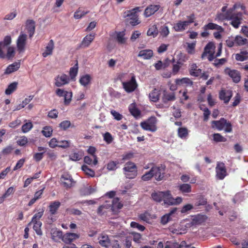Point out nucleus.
<instances>
[{
	"label": "nucleus",
	"mask_w": 248,
	"mask_h": 248,
	"mask_svg": "<svg viewBox=\"0 0 248 248\" xmlns=\"http://www.w3.org/2000/svg\"><path fill=\"white\" fill-rule=\"evenodd\" d=\"M12 42L10 35L4 37L3 40L0 41V58L2 59H12L15 56V49L13 46H8Z\"/></svg>",
	"instance_id": "f257e3e1"
},
{
	"label": "nucleus",
	"mask_w": 248,
	"mask_h": 248,
	"mask_svg": "<svg viewBox=\"0 0 248 248\" xmlns=\"http://www.w3.org/2000/svg\"><path fill=\"white\" fill-rule=\"evenodd\" d=\"M140 11L139 7L125 11L124 13V17L126 18V22H128L130 25L133 26H136L140 23L138 15V13Z\"/></svg>",
	"instance_id": "f03ea898"
},
{
	"label": "nucleus",
	"mask_w": 248,
	"mask_h": 248,
	"mask_svg": "<svg viewBox=\"0 0 248 248\" xmlns=\"http://www.w3.org/2000/svg\"><path fill=\"white\" fill-rule=\"evenodd\" d=\"M202 29L204 31L201 33V35L202 37H207L209 36V33L207 32L208 30H216L217 31L213 33L214 37L217 39H219L221 38L220 32L224 31V29L221 26L212 22L205 25Z\"/></svg>",
	"instance_id": "7ed1b4c3"
},
{
	"label": "nucleus",
	"mask_w": 248,
	"mask_h": 248,
	"mask_svg": "<svg viewBox=\"0 0 248 248\" xmlns=\"http://www.w3.org/2000/svg\"><path fill=\"white\" fill-rule=\"evenodd\" d=\"M187 20H179L174 25L173 29L177 32H180L185 31L190 24L194 23L196 20V16L194 14L192 13L186 16Z\"/></svg>",
	"instance_id": "20e7f679"
},
{
	"label": "nucleus",
	"mask_w": 248,
	"mask_h": 248,
	"mask_svg": "<svg viewBox=\"0 0 248 248\" xmlns=\"http://www.w3.org/2000/svg\"><path fill=\"white\" fill-rule=\"evenodd\" d=\"M212 124L213 127H215L218 130L224 129L225 131L227 133L232 131L231 123L224 118H220L218 121H213Z\"/></svg>",
	"instance_id": "39448f33"
},
{
	"label": "nucleus",
	"mask_w": 248,
	"mask_h": 248,
	"mask_svg": "<svg viewBox=\"0 0 248 248\" xmlns=\"http://www.w3.org/2000/svg\"><path fill=\"white\" fill-rule=\"evenodd\" d=\"M123 170L127 178L134 179L137 175V167L133 162L129 161L126 163Z\"/></svg>",
	"instance_id": "423d86ee"
},
{
	"label": "nucleus",
	"mask_w": 248,
	"mask_h": 248,
	"mask_svg": "<svg viewBox=\"0 0 248 248\" xmlns=\"http://www.w3.org/2000/svg\"><path fill=\"white\" fill-rule=\"evenodd\" d=\"M157 119L155 117L152 116L146 121L142 122L140 124L141 128L146 131L155 132L157 130Z\"/></svg>",
	"instance_id": "0eeeda50"
},
{
	"label": "nucleus",
	"mask_w": 248,
	"mask_h": 248,
	"mask_svg": "<svg viewBox=\"0 0 248 248\" xmlns=\"http://www.w3.org/2000/svg\"><path fill=\"white\" fill-rule=\"evenodd\" d=\"M163 195L162 201H163L164 204L169 205H177L182 202L181 197H177L174 198L170 190L163 191Z\"/></svg>",
	"instance_id": "6e6552de"
},
{
	"label": "nucleus",
	"mask_w": 248,
	"mask_h": 248,
	"mask_svg": "<svg viewBox=\"0 0 248 248\" xmlns=\"http://www.w3.org/2000/svg\"><path fill=\"white\" fill-rule=\"evenodd\" d=\"M123 87L127 93L133 92L138 87L135 76L133 75L130 79L127 81L122 82Z\"/></svg>",
	"instance_id": "1a4fd4ad"
},
{
	"label": "nucleus",
	"mask_w": 248,
	"mask_h": 248,
	"mask_svg": "<svg viewBox=\"0 0 248 248\" xmlns=\"http://www.w3.org/2000/svg\"><path fill=\"white\" fill-rule=\"evenodd\" d=\"M165 166L162 165L152 167L154 177L156 181H160L163 179L165 174Z\"/></svg>",
	"instance_id": "9d476101"
},
{
	"label": "nucleus",
	"mask_w": 248,
	"mask_h": 248,
	"mask_svg": "<svg viewBox=\"0 0 248 248\" xmlns=\"http://www.w3.org/2000/svg\"><path fill=\"white\" fill-rule=\"evenodd\" d=\"M27 35L21 33L16 40V48L19 53L24 52L27 44Z\"/></svg>",
	"instance_id": "9b49d317"
},
{
	"label": "nucleus",
	"mask_w": 248,
	"mask_h": 248,
	"mask_svg": "<svg viewBox=\"0 0 248 248\" xmlns=\"http://www.w3.org/2000/svg\"><path fill=\"white\" fill-rule=\"evenodd\" d=\"M224 73L225 75L229 76L235 83H238L241 80V73L237 70L231 69L230 68L226 67L224 69Z\"/></svg>",
	"instance_id": "f8f14e48"
},
{
	"label": "nucleus",
	"mask_w": 248,
	"mask_h": 248,
	"mask_svg": "<svg viewBox=\"0 0 248 248\" xmlns=\"http://www.w3.org/2000/svg\"><path fill=\"white\" fill-rule=\"evenodd\" d=\"M216 176L218 179L223 180L227 175V170L225 164L223 162H217L216 168Z\"/></svg>",
	"instance_id": "ddd939ff"
},
{
	"label": "nucleus",
	"mask_w": 248,
	"mask_h": 248,
	"mask_svg": "<svg viewBox=\"0 0 248 248\" xmlns=\"http://www.w3.org/2000/svg\"><path fill=\"white\" fill-rule=\"evenodd\" d=\"M60 181L62 185L66 188H70L72 186L74 183L72 176L68 173H63L61 176Z\"/></svg>",
	"instance_id": "4468645a"
},
{
	"label": "nucleus",
	"mask_w": 248,
	"mask_h": 248,
	"mask_svg": "<svg viewBox=\"0 0 248 248\" xmlns=\"http://www.w3.org/2000/svg\"><path fill=\"white\" fill-rule=\"evenodd\" d=\"M243 15L242 13L238 12L233 14V16L231 18V25L235 29L239 28L243 19Z\"/></svg>",
	"instance_id": "2eb2a0df"
},
{
	"label": "nucleus",
	"mask_w": 248,
	"mask_h": 248,
	"mask_svg": "<svg viewBox=\"0 0 248 248\" xmlns=\"http://www.w3.org/2000/svg\"><path fill=\"white\" fill-rule=\"evenodd\" d=\"M95 37V33H91L85 36L81 41L80 47L82 48L88 47Z\"/></svg>",
	"instance_id": "dca6fc26"
},
{
	"label": "nucleus",
	"mask_w": 248,
	"mask_h": 248,
	"mask_svg": "<svg viewBox=\"0 0 248 248\" xmlns=\"http://www.w3.org/2000/svg\"><path fill=\"white\" fill-rule=\"evenodd\" d=\"M55 85L56 86L60 87L68 83L69 81V77L64 74L60 76L58 75L55 78Z\"/></svg>",
	"instance_id": "f3484780"
},
{
	"label": "nucleus",
	"mask_w": 248,
	"mask_h": 248,
	"mask_svg": "<svg viewBox=\"0 0 248 248\" xmlns=\"http://www.w3.org/2000/svg\"><path fill=\"white\" fill-rule=\"evenodd\" d=\"M160 7L159 5L151 4L147 6L144 10V16L146 17H148L156 11H157Z\"/></svg>",
	"instance_id": "a211bd4d"
},
{
	"label": "nucleus",
	"mask_w": 248,
	"mask_h": 248,
	"mask_svg": "<svg viewBox=\"0 0 248 248\" xmlns=\"http://www.w3.org/2000/svg\"><path fill=\"white\" fill-rule=\"evenodd\" d=\"M79 235L72 232H67L64 234L62 238V240L66 244L71 243L72 241L78 238Z\"/></svg>",
	"instance_id": "6ab92c4d"
},
{
	"label": "nucleus",
	"mask_w": 248,
	"mask_h": 248,
	"mask_svg": "<svg viewBox=\"0 0 248 248\" xmlns=\"http://www.w3.org/2000/svg\"><path fill=\"white\" fill-rule=\"evenodd\" d=\"M176 99L175 94L174 93H168L164 92L162 97V102L165 104H167L169 102L174 101Z\"/></svg>",
	"instance_id": "aec40b11"
},
{
	"label": "nucleus",
	"mask_w": 248,
	"mask_h": 248,
	"mask_svg": "<svg viewBox=\"0 0 248 248\" xmlns=\"http://www.w3.org/2000/svg\"><path fill=\"white\" fill-rule=\"evenodd\" d=\"M119 201L120 199L118 198H114L111 202L110 204H108V208H110L112 211H115L117 210L121 209L123 206V204Z\"/></svg>",
	"instance_id": "412c9836"
},
{
	"label": "nucleus",
	"mask_w": 248,
	"mask_h": 248,
	"mask_svg": "<svg viewBox=\"0 0 248 248\" xmlns=\"http://www.w3.org/2000/svg\"><path fill=\"white\" fill-rule=\"evenodd\" d=\"M26 26L28 31L29 36L31 38L35 32V22L32 19H28L26 22Z\"/></svg>",
	"instance_id": "4be33fe9"
},
{
	"label": "nucleus",
	"mask_w": 248,
	"mask_h": 248,
	"mask_svg": "<svg viewBox=\"0 0 248 248\" xmlns=\"http://www.w3.org/2000/svg\"><path fill=\"white\" fill-rule=\"evenodd\" d=\"M54 48V43L53 40L51 39L49 41L47 46L45 47V50L42 53L43 57L44 58H46L48 56L52 55Z\"/></svg>",
	"instance_id": "5701e85b"
},
{
	"label": "nucleus",
	"mask_w": 248,
	"mask_h": 248,
	"mask_svg": "<svg viewBox=\"0 0 248 248\" xmlns=\"http://www.w3.org/2000/svg\"><path fill=\"white\" fill-rule=\"evenodd\" d=\"M202 70L198 68L196 63H192L189 69V74L193 77H198L202 74Z\"/></svg>",
	"instance_id": "b1692460"
},
{
	"label": "nucleus",
	"mask_w": 248,
	"mask_h": 248,
	"mask_svg": "<svg viewBox=\"0 0 248 248\" xmlns=\"http://www.w3.org/2000/svg\"><path fill=\"white\" fill-rule=\"evenodd\" d=\"M20 66V62H14L9 65L4 71V74H10L15 71H16Z\"/></svg>",
	"instance_id": "393cba45"
},
{
	"label": "nucleus",
	"mask_w": 248,
	"mask_h": 248,
	"mask_svg": "<svg viewBox=\"0 0 248 248\" xmlns=\"http://www.w3.org/2000/svg\"><path fill=\"white\" fill-rule=\"evenodd\" d=\"M99 244L104 247H108L110 245V241L108 235L101 234L98 238Z\"/></svg>",
	"instance_id": "a878e982"
},
{
	"label": "nucleus",
	"mask_w": 248,
	"mask_h": 248,
	"mask_svg": "<svg viewBox=\"0 0 248 248\" xmlns=\"http://www.w3.org/2000/svg\"><path fill=\"white\" fill-rule=\"evenodd\" d=\"M138 57L142 58L144 60L150 59L153 56V51L151 49H144L140 51Z\"/></svg>",
	"instance_id": "bb28decb"
},
{
	"label": "nucleus",
	"mask_w": 248,
	"mask_h": 248,
	"mask_svg": "<svg viewBox=\"0 0 248 248\" xmlns=\"http://www.w3.org/2000/svg\"><path fill=\"white\" fill-rule=\"evenodd\" d=\"M51 238L55 241H57L60 239L62 240V232L58 230L57 228H53L51 230Z\"/></svg>",
	"instance_id": "cd10ccee"
},
{
	"label": "nucleus",
	"mask_w": 248,
	"mask_h": 248,
	"mask_svg": "<svg viewBox=\"0 0 248 248\" xmlns=\"http://www.w3.org/2000/svg\"><path fill=\"white\" fill-rule=\"evenodd\" d=\"M115 34V39L119 44L123 45L125 44L126 38L124 37L125 35V31H116Z\"/></svg>",
	"instance_id": "c85d7f7f"
},
{
	"label": "nucleus",
	"mask_w": 248,
	"mask_h": 248,
	"mask_svg": "<svg viewBox=\"0 0 248 248\" xmlns=\"http://www.w3.org/2000/svg\"><path fill=\"white\" fill-rule=\"evenodd\" d=\"M215 48V46L213 42H209L205 46L204 51L202 55V58L204 59L208 53H212V51Z\"/></svg>",
	"instance_id": "c756f323"
},
{
	"label": "nucleus",
	"mask_w": 248,
	"mask_h": 248,
	"mask_svg": "<svg viewBox=\"0 0 248 248\" xmlns=\"http://www.w3.org/2000/svg\"><path fill=\"white\" fill-rule=\"evenodd\" d=\"M232 97V93L229 92H226L224 90H222L220 91L219 94V99L221 100H223L224 102L226 104L228 103Z\"/></svg>",
	"instance_id": "7c9ffc66"
},
{
	"label": "nucleus",
	"mask_w": 248,
	"mask_h": 248,
	"mask_svg": "<svg viewBox=\"0 0 248 248\" xmlns=\"http://www.w3.org/2000/svg\"><path fill=\"white\" fill-rule=\"evenodd\" d=\"M60 205L61 202L59 201L51 202L48 207L50 214L53 215L56 214Z\"/></svg>",
	"instance_id": "2f4dec72"
},
{
	"label": "nucleus",
	"mask_w": 248,
	"mask_h": 248,
	"mask_svg": "<svg viewBox=\"0 0 248 248\" xmlns=\"http://www.w3.org/2000/svg\"><path fill=\"white\" fill-rule=\"evenodd\" d=\"M176 208H174L172 209L170 212L163 216H162L161 218V223L163 225L166 224L168 222H169L171 219V218L170 216L175 213L176 211Z\"/></svg>",
	"instance_id": "473e14b6"
},
{
	"label": "nucleus",
	"mask_w": 248,
	"mask_h": 248,
	"mask_svg": "<svg viewBox=\"0 0 248 248\" xmlns=\"http://www.w3.org/2000/svg\"><path fill=\"white\" fill-rule=\"evenodd\" d=\"M177 189L182 193H188L191 192V186L188 184H182L177 186Z\"/></svg>",
	"instance_id": "72a5a7b5"
},
{
	"label": "nucleus",
	"mask_w": 248,
	"mask_h": 248,
	"mask_svg": "<svg viewBox=\"0 0 248 248\" xmlns=\"http://www.w3.org/2000/svg\"><path fill=\"white\" fill-rule=\"evenodd\" d=\"M163 195V191H155L152 193L151 197L154 201L160 202L162 201Z\"/></svg>",
	"instance_id": "f704fd0d"
},
{
	"label": "nucleus",
	"mask_w": 248,
	"mask_h": 248,
	"mask_svg": "<svg viewBox=\"0 0 248 248\" xmlns=\"http://www.w3.org/2000/svg\"><path fill=\"white\" fill-rule=\"evenodd\" d=\"M175 82L178 85L185 84L187 86H191L193 85V81L187 78H184L181 79L177 78L175 80Z\"/></svg>",
	"instance_id": "c9c22d12"
},
{
	"label": "nucleus",
	"mask_w": 248,
	"mask_h": 248,
	"mask_svg": "<svg viewBox=\"0 0 248 248\" xmlns=\"http://www.w3.org/2000/svg\"><path fill=\"white\" fill-rule=\"evenodd\" d=\"M18 83L17 82H13L10 84L7 89L5 90V93L7 95H10L15 92L17 88Z\"/></svg>",
	"instance_id": "e433bc0d"
},
{
	"label": "nucleus",
	"mask_w": 248,
	"mask_h": 248,
	"mask_svg": "<svg viewBox=\"0 0 248 248\" xmlns=\"http://www.w3.org/2000/svg\"><path fill=\"white\" fill-rule=\"evenodd\" d=\"M235 59L238 61L243 62L248 59V52L241 51L235 55Z\"/></svg>",
	"instance_id": "4c0bfd02"
},
{
	"label": "nucleus",
	"mask_w": 248,
	"mask_h": 248,
	"mask_svg": "<svg viewBox=\"0 0 248 248\" xmlns=\"http://www.w3.org/2000/svg\"><path fill=\"white\" fill-rule=\"evenodd\" d=\"M159 95L160 93H159V91H157L156 89H154L149 93V96L151 101L156 102L159 100Z\"/></svg>",
	"instance_id": "58836bf2"
},
{
	"label": "nucleus",
	"mask_w": 248,
	"mask_h": 248,
	"mask_svg": "<svg viewBox=\"0 0 248 248\" xmlns=\"http://www.w3.org/2000/svg\"><path fill=\"white\" fill-rule=\"evenodd\" d=\"M88 153L91 155L93 158V165H96L98 163L97 157L95 155L96 149L93 146H90L87 150Z\"/></svg>",
	"instance_id": "ea45409f"
},
{
	"label": "nucleus",
	"mask_w": 248,
	"mask_h": 248,
	"mask_svg": "<svg viewBox=\"0 0 248 248\" xmlns=\"http://www.w3.org/2000/svg\"><path fill=\"white\" fill-rule=\"evenodd\" d=\"M129 110L130 113L135 117H137L140 114V110L136 108L135 104H132L129 106Z\"/></svg>",
	"instance_id": "a19ab883"
},
{
	"label": "nucleus",
	"mask_w": 248,
	"mask_h": 248,
	"mask_svg": "<svg viewBox=\"0 0 248 248\" xmlns=\"http://www.w3.org/2000/svg\"><path fill=\"white\" fill-rule=\"evenodd\" d=\"M188 135V130L186 127H179L178 129V136L181 139H186Z\"/></svg>",
	"instance_id": "79ce46f5"
},
{
	"label": "nucleus",
	"mask_w": 248,
	"mask_h": 248,
	"mask_svg": "<svg viewBox=\"0 0 248 248\" xmlns=\"http://www.w3.org/2000/svg\"><path fill=\"white\" fill-rule=\"evenodd\" d=\"M34 224L33 229L36 232V234L38 235H42V232L41 229L42 223L41 221H34L32 222Z\"/></svg>",
	"instance_id": "37998d69"
},
{
	"label": "nucleus",
	"mask_w": 248,
	"mask_h": 248,
	"mask_svg": "<svg viewBox=\"0 0 248 248\" xmlns=\"http://www.w3.org/2000/svg\"><path fill=\"white\" fill-rule=\"evenodd\" d=\"M148 36H152L154 37L158 34V30L155 25H153L150 27L147 32Z\"/></svg>",
	"instance_id": "c03bdc74"
},
{
	"label": "nucleus",
	"mask_w": 248,
	"mask_h": 248,
	"mask_svg": "<svg viewBox=\"0 0 248 248\" xmlns=\"http://www.w3.org/2000/svg\"><path fill=\"white\" fill-rule=\"evenodd\" d=\"M91 79V78L89 75H85L80 78L79 82L82 85L86 86L90 82Z\"/></svg>",
	"instance_id": "a18cd8bd"
},
{
	"label": "nucleus",
	"mask_w": 248,
	"mask_h": 248,
	"mask_svg": "<svg viewBox=\"0 0 248 248\" xmlns=\"http://www.w3.org/2000/svg\"><path fill=\"white\" fill-rule=\"evenodd\" d=\"M64 97V104L65 106L68 105L72 100V93L71 92L65 91L63 95Z\"/></svg>",
	"instance_id": "49530a36"
},
{
	"label": "nucleus",
	"mask_w": 248,
	"mask_h": 248,
	"mask_svg": "<svg viewBox=\"0 0 248 248\" xmlns=\"http://www.w3.org/2000/svg\"><path fill=\"white\" fill-rule=\"evenodd\" d=\"M247 39L241 36L237 35L235 38V42L237 46H243L247 44Z\"/></svg>",
	"instance_id": "de8ad7c7"
},
{
	"label": "nucleus",
	"mask_w": 248,
	"mask_h": 248,
	"mask_svg": "<svg viewBox=\"0 0 248 248\" xmlns=\"http://www.w3.org/2000/svg\"><path fill=\"white\" fill-rule=\"evenodd\" d=\"M82 170L85 173V174L91 177H94L95 175L94 171L89 168L87 165H84L82 166Z\"/></svg>",
	"instance_id": "09e8293b"
},
{
	"label": "nucleus",
	"mask_w": 248,
	"mask_h": 248,
	"mask_svg": "<svg viewBox=\"0 0 248 248\" xmlns=\"http://www.w3.org/2000/svg\"><path fill=\"white\" fill-rule=\"evenodd\" d=\"M88 13L89 11L85 12L84 11H82L81 8H79L78 10L75 12L74 17L75 19H80Z\"/></svg>",
	"instance_id": "8fccbe9b"
},
{
	"label": "nucleus",
	"mask_w": 248,
	"mask_h": 248,
	"mask_svg": "<svg viewBox=\"0 0 248 248\" xmlns=\"http://www.w3.org/2000/svg\"><path fill=\"white\" fill-rule=\"evenodd\" d=\"M33 127V124L31 122H29L24 124L21 127L22 132L26 133L30 131Z\"/></svg>",
	"instance_id": "3c124183"
},
{
	"label": "nucleus",
	"mask_w": 248,
	"mask_h": 248,
	"mask_svg": "<svg viewBox=\"0 0 248 248\" xmlns=\"http://www.w3.org/2000/svg\"><path fill=\"white\" fill-rule=\"evenodd\" d=\"M52 128L49 126H45L42 131L43 135L46 137H50L52 135Z\"/></svg>",
	"instance_id": "603ef678"
},
{
	"label": "nucleus",
	"mask_w": 248,
	"mask_h": 248,
	"mask_svg": "<svg viewBox=\"0 0 248 248\" xmlns=\"http://www.w3.org/2000/svg\"><path fill=\"white\" fill-rule=\"evenodd\" d=\"M44 214V211L42 210L40 211L37 213H36L32 217L31 219V221L29 223L28 226H30L32 223V222L34 221H40L39 219L42 217Z\"/></svg>",
	"instance_id": "864d4df0"
},
{
	"label": "nucleus",
	"mask_w": 248,
	"mask_h": 248,
	"mask_svg": "<svg viewBox=\"0 0 248 248\" xmlns=\"http://www.w3.org/2000/svg\"><path fill=\"white\" fill-rule=\"evenodd\" d=\"M78 72V63L76 64L75 65L71 67L70 69L69 75L72 79H73L77 76Z\"/></svg>",
	"instance_id": "5fc2aeb1"
},
{
	"label": "nucleus",
	"mask_w": 248,
	"mask_h": 248,
	"mask_svg": "<svg viewBox=\"0 0 248 248\" xmlns=\"http://www.w3.org/2000/svg\"><path fill=\"white\" fill-rule=\"evenodd\" d=\"M103 137L104 140L108 144H110L113 140V138L112 136L110 133L108 132H107L105 134H104Z\"/></svg>",
	"instance_id": "6e6d98bb"
},
{
	"label": "nucleus",
	"mask_w": 248,
	"mask_h": 248,
	"mask_svg": "<svg viewBox=\"0 0 248 248\" xmlns=\"http://www.w3.org/2000/svg\"><path fill=\"white\" fill-rule=\"evenodd\" d=\"M152 172L153 171H152L151 168L149 171L146 172L144 175L142 176V180L144 181H148L150 180L154 177V175L153 174Z\"/></svg>",
	"instance_id": "4d7b16f0"
},
{
	"label": "nucleus",
	"mask_w": 248,
	"mask_h": 248,
	"mask_svg": "<svg viewBox=\"0 0 248 248\" xmlns=\"http://www.w3.org/2000/svg\"><path fill=\"white\" fill-rule=\"evenodd\" d=\"M213 139L216 142H225L227 140L226 138L221 136L219 133H215L213 134Z\"/></svg>",
	"instance_id": "13d9d810"
},
{
	"label": "nucleus",
	"mask_w": 248,
	"mask_h": 248,
	"mask_svg": "<svg viewBox=\"0 0 248 248\" xmlns=\"http://www.w3.org/2000/svg\"><path fill=\"white\" fill-rule=\"evenodd\" d=\"M196 46V42L187 43V47L186 48V51L188 54H193L195 53V49Z\"/></svg>",
	"instance_id": "bf43d9fd"
},
{
	"label": "nucleus",
	"mask_w": 248,
	"mask_h": 248,
	"mask_svg": "<svg viewBox=\"0 0 248 248\" xmlns=\"http://www.w3.org/2000/svg\"><path fill=\"white\" fill-rule=\"evenodd\" d=\"M130 226L133 228H136L141 232H143L145 229V227L144 226L140 225L135 221H132L131 222Z\"/></svg>",
	"instance_id": "052dcab7"
},
{
	"label": "nucleus",
	"mask_w": 248,
	"mask_h": 248,
	"mask_svg": "<svg viewBox=\"0 0 248 248\" xmlns=\"http://www.w3.org/2000/svg\"><path fill=\"white\" fill-rule=\"evenodd\" d=\"M71 123L70 121L68 120H65L59 124V127L63 130H66L68 128L70 127Z\"/></svg>",
	"instance_id": "680f3d73"
},
{
	"label": "nucleus",
	"mask_w": 248,
	"mask_h": 248,
	"mask_svg": "<svg viewBox=\"0 0 248 248\" xmlns=\"http://www.w3.org/2000/svg\"><path fill=\"white\" fill-rule=\"evenodd\" d=\"M131 234L133 235V240L134 242L137 243L141 242L142 235L140 233L136 232H132Z\"/></svg>",
	"instance_id": "e2e57ef3"
},
{
	"label": "nucleus",
	"mask_w": 248,
	"mask_h": 248,
	"mask_svg": "<svg viewBox=\"0 0 248 248\" xmlns=\"http://www.w3.org/2000/svg\"><path fill=\"white\" fill-rule=\"evenodd\" d=\"M118 164V162H116L113 161H110L107 165V168L109 170H114L117 168L116 165Z\"/></svg>",
	"instance_id": "0e129e2a"
},
{
	"label": "nucleus",
	"mask_w": 248,
	"mask_h": 248,
	"mask_svg": "<svg viewBox=\"0 0 248 248\" xmlns=\"http://www.w3.org/2000/svg\"><path fill=\"white\" fill-rule=\"evenodd\" d=\"M182 65V63L179 62H178L176 64L173 65L172 72L173 75H176L178 73Z\"/></svg>",
	"instance_id": "69168bd1"
},
{
	"label": "nucleus",
	"mask_w": 248,
	"mask_h": 248,
	"mask_svg": "<svg viewBox=\"0 0 248 248\" xmlns=\"http://www.w3.org/2000/svg\"><path fill=\"white\" fill-rule=\"evenodd\" d=\"M44 152L37 153L33 155V159L37 162L40 161L44 157Z\"/></svg>",
	"instance_id": "338daca9"
},
{
	"label": "nucleus",
	"mask_w": 248,
	"mask_h": 248,
	"mask_svg": "<svg viewBox=\"0 0 248 248\" xmlns=\"http://www.w3.org/2000/svg\"><path fill=\"white\" fill-rule=\"evenodd\" d=\"M59 140L56 138H52L49 142V146L51 148H55L56 147H59Z\"/></svg>",
	"instance_id": "774afa93"
}]
</instances>
